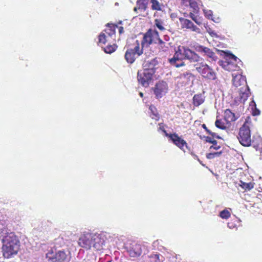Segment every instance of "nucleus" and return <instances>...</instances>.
Returning <instances> with one entry per match:
<instances>
[{
    "instance_id": "f257e3e1",
    "label": "nucleus",
    "mask_w": 262,
    "mask_h": 262,
    "mask_svg": "<svg viewBox=\"0 0 262 262\" xmlns=\"http://www.w3.org/2000/svg\"><path fill=\"white\" fill-rule=\"evenodd\" d=\"M0 238L3 243L2 249L5 258H9L17 254L20 247V241L14 232L5 227L0 228Z\"/></svg>"
},
{
    "instance_id": "412c9836",
    "label": "nucleus",
    "mask_w": 262,
    "mask_h": 262,
    "mask_svg": "<svg viewBox=\"0 0 262 262\" xmlns=\"http://www.w3.org/2000/svg\"><path fill=\"white\" fill-rule=\"evenodd\" d=\"M243 89V88L240 89L239 98L240 101L243 103H244L249 96L250 89L248 86V85H246V87L245 88L244 91L242 90Z\"/></svg>"
},
{
    "instance_id": "6e6552de",
    "label": "nucleus",
    "mask_w": 262,
    "mask_h": 262,
    "mask_svg": "<svg viewBox=\"0 0 262 262\" xmlns=\"http://www.w3.org/2000/svg\"><path fill=\"white\" fill-rule=\"evenodd\" d=\"M238 139L240 143L244 146L251 145V134L249 127L245 124L240 128Z\"/></svg>"
},
{
    "instance_id": "393cba45",
    "label": "nucleus",
    "mask_w": 262,
    "mask_h": 262,
    "mask_svg": "<svg viewBox=\"0 0 262 262\" xmlns=\"http://www.w3.org/2000/svg\"><path fill=\"white\" fill-rule=\"evenodd\" d=\"M151 262H163L164 257L160 254H151L149 256Z\"/></svg>"
},
{
    "instance_id": "473e14b6",
    "label": "nucleus",
    "mask_w": 262,
    "mask_h": 262,
    "mask_svg": "<svg viewBox=\"0 0 262 262\" xmlns=\"http://www.w3.org/2000/svg\"><path fill=\"white\" fill-rule=\"evenodd\" d=\"M188 6L192 9L193 12L198 11L199 9L198 4L195 0H191Z\"/></svg>"
},
{
    "instance_id": "f8f14e48",
    "label": "nucleus",
    "mask_w": 262,
    "mask_h": 262,
    "mask_svg": "<svg viewBox=\"0 0 262 262\" xmlns=\"http://www.w3.org/2000/svg\"><path fill=\"white\" fill-rule=\"evenodd\" d=\"M168 84L164 81L157 82L154 88V93L157 98H161L166 94L168 91Z\"/></svg>"
},
{
    "instance_id": "f03ea898",
    "label": "nucleus",
    "mask_w": 262,
    "mask_h": 262,
    "mask_svg": "<svg viewBox=\"0 0 262 262\" xmlns=\"http://www.w3.org/2000/svg\"><path fill=\"white\" fill-rule=\"evenodd\" d=\"M215 50L216 52L220 53L221 55L224 56L225 60L224 61H221L220 65L225 70L228 71L234 70L235 66H234V63L230 60L234 61L237 64H242V61L231 52L219 50L217 49H215Z\"/></svg>"
},
{
    "instance_id": "f3484780",
    "label": "nucleus",
    "mask_w": 262,
    "mask_h": 262,
    "mask_svg": "<svg viewBox=\"0 0 262 262\" xmlns=\"http://www.w3.org/2000/svg\"><path fill=\"white\" fill-rule=\"evenodd\" d=\"M179 19L183 28L190 29L196 32H200V29L195 26L191 20L184 18H180Z\"/></svg>"
},
{
    "instance_id": "cd10ccee",
    "label": "nucleus",
    "mask_w": 262,
    "mask_h": 262,
    "mask_svg": "<svg viewBox=\"0 0 262 262\" xmlns=\"http://www.w3.org/2000/svg\"><path fill=\"white\" fill-rule=\"evenodd\" d=\"M180 78L184 79L186 83H188L191 78H193L192 74L189 72H186L180 75Z\"/></svg>"
},
{
    "instance_id": "37998d69",
    "label": "nucleus",
    "mask_w": 262,
    "mask_h": 262,
    "mask_svg": "<svg viewBox=\"0 0 262 262\" xmlns=\"http://www.w3.org/2000/svg\"><path fill=\"white\" fill-rule=\"evenodd\" d=\"M202 127L205 129V130L206 131V132L209 134V135H214V133L212 132L211 131H210L209 129H208L207 128V127H206V125L205 124H203L202 125Z\"/></svg>"
},
{
    "instance_id": "2f4dec72",
    "label": "nucleus",
    "mask_w": 262,
    "mask_h": 262,
    "mask_svg": "<svg viewBox=\"0 0 262 262\" xmlns=\"http://www.w3.org/2000/svg\"><path fill=\"white\" fill-rule=\"evenodd\" d=\"M149 110L152 115V116H151L152 118L156 120H158L159 116L158 113L157 112L156 108L154 106L151 105L149 106Z\"/></svg>"
},
{
    "instance_id": "9b49d317",
    "label": "nucleus",
    "mask_w": 262,
    "mask_h": 262,
    "mask_svg": "<svg viewBox=\"0 0 262 262\" xmlns=\"http://www.w3.org/2000/svg\"><path fill=\"white\" fill-rule=\"evenodd\" d=\"M154 74L144 70L139 71L137 74L138 82L144 87L148 86L152 79Z\"/></svg>"
},
{
    "instance_id": "a18cd8bd",
    "label": "nucleus",
    "mask_w": 262,
    "mask_h": 262,
    "mask_svg": "<svg viewBox=\"0 0 262 262\" xmlns=\"http://www.w3.org/2000/svg\"><path fill=\"white\" fill-rule=\"evenodd\" d=\"M250 106H251V109L256 106V103L253 99L251 101L250 103Z\"/></svg>"
},
{
    "instance_id": "5701e85b",
    "label": "nucleus",
    "mask_w": 262,
    "mask_h": 262,
    "mask_svg": "<svg viewBox=\"0 0 262 262\" xmlns=\"http://www.w3.org/2000/svg\"><path fill=\"white\" fill-rule=\"evenodd\" d=\"M149 3V0H137L136 2V5L138 8L141 11H145L147 8V6Z\"/></svg>"
},
{
    "instance_id": "72a5a7b5",
    "label": "nucleus",
    "mask_w": 262,
    "mask_h": 262,
    "mask_svg": "<svg viewBox=\"0 0 262 262\" xmlns=\"http://www.w3.org/2000/svg\"><path fill=\"white\" fill-rule=\"evenodd\" d=\"M220 216L224 219H227L230 216V213L228 210L225 209L220 212Z\"/></svg>"
},
{
    "instance_id": "5fc2aeb1",
    "label": "nucleus",
    "mask_w": 262,
    "mask_h": 262,
    "mask_svg": "<svg viewBox=\"0 0 262 262\" xmlns=\"http://www.w3.org/2000/svg\"><path fill=\"white\" fill-rule=\"evenodd\" d=\"M191 155L194 157V159H197L199 161V162L200 163H201V161L199 160V159L198 158V157L196 155H195L193 153H191Z\"/></svg>"
},
{
    "instance_id": "bf43d9fd",
    "label": "nucleus",
    "mask_w": 262,
    "mask_h": 262,
    "mask_svg": "<svg viewBox=\"0 0 262 262\" xmlns=\"http://www.w3.org/2000/svg\"><path fill=\"white\" fill-rule=\"evenodd\" d=\"M159 129H161L162 131H163V129H164V127L162 126V127H159Z\"/></svg>"
},
{
    "instance_id": "de8ad7c7",
    "label": "nucleus",
    "mask_w": 262,
    "mask_h": 262,
    "mask_svg": "<svg viewBox=\"0 0 262 262\" xmlns=\"http://www.w3.org/2000/svg\"><path fill=\"white\" fill-rule=\"evenodd\" d=\"M162 132L164 133L165 136L168 137L170 140L171 139V136H172V134L167 133L164 129H163Z\"/></svg>"
},
{
    "instance_id": "4c0bfd02",
    "label": "nucleus",
    "mask_w": 262,
    "mask_h": 262,
    "mask_svg": "<svg viewBox=\"0 0 262 262\" xmlns=\"http://www.w3.org/2000/svg\"><path fill=\"white\" fill-rule=\"evenodd\" d=\"M204 15L208 19H211L213 17V12L211 10H204Z\"/></svg>"
},
{
    "instance_id": "49530a36",
    "label": "nucleus",
    "mask_w": 262,
    "mask_h": 262,
    "mask_svg": "<svg viewBox=\"0 0 262 262\" xmlns=\"http://www.w3.org/2000/svg\"><path fill=\"white\" fill-rule=\"evenodd\" d=\"M162 132L164 133L165 136L168 137L170 140L171 139V136H172V134L167 133L164 129H163Z\"/></svg>"
},
{
    "instance_id": "a878e982",
    "label": "nucleus",
    "mask_w": 262,
    "mask_h": 262,
    "mask_svg": "<svg viewBox=\"0 0 262 262\" xmlns=\"http://www.w3.org/2000/svg\"><path fill=\"white\" fill-rule=\"evenodd\" d=\"M238 184L245 191H250L254 187V184L253 183H245L242 181H239Z\"/></svg>"
},
{
    "instance_id": "8fccbe9b",
    "label": "nucleus",
    "mask_w": 262,
    "mask_h": 262,
    "mask_svg": "<svg viewBox=\"0 0 262 262\" xmlns=\"http://www.w3.org/2000/svg\"><path fill=\"white\" fill-rule=\"evenodd\" d=\"M227 226L230 229H233L236 227V225L232 223H228Z\"/></svg>"
},
{
    "instance_id": "c9c22d12",
    "label": "nucleus",
    "mask_w": 262,
    "mask_h": 262,
    "mask_svg": "<svg viewBox=\"0 0 262 262\" xmlns=\"http://www.w3.org/2000/svg\"><path fill=\"white\" fill-rule=\"evenodd\" d=\"M215 125L216 127L220 129H225L226 128V126L225 125L224 123L219 119L215 121Z\"/></svg>"
},
{
    "instance_id": "423d86ee",
    "label": "nucleus",
    "mask_w": 262,
    "mask_h": 262,
    "mask_svg": "<svg viewBox=\"0 0 262 262\" xmlns=\"http://www.w3.org/2000/svg\"><path fill=\"white\" fill-rule=\"evenodd\" d=\"M137 45L134 49L128 48L126 50L124 58L128 63H133L136 58L143 54V49H140L138 40H136Z\"/></svg>"
},
{
    "instance_id": "58836bf2",
    "label": "nucleus",
    "mask_w": 262,
    "mask_h": 262,
    "mask_svg": "<svg viewBox=\"0 0 262 262\" xmlns=\"http://www.w3.org/2000/svg\"><path fill=\"white\" fill-rule=\"evenodd\" d=\"M157 40L158 43L162 49H164V48H166L165 49H163V51L166 50L168 48V46H165V42H164L161 38L158 37Z\"/></svg>"
},
{
    "instance_id": "864d4df0",
    "label": "nucleus",
    "mask_w": 262,
    "mask_h": 262,
    "mask_svg": "<svg viewBox=\"0 0 262 262\" xmlns=\"http://www.w3.org/2000/svg\"><path fill=\"white\" fill-rule=\"evenodd\" d=\"M214 135H210L212 137L216 138L217 139H221V137L219 135H216L215 133H214Z\"/></svg>"
},
{
    "instance_id": "4d7b16f0",
    "label": "nucleus",
    "mask_w": 262,
    "mask_h": 262,
    "mask_svg": "<svg viewBox=\"0 0 262 262\" xmlns=\"http://www.w3.org/2000/svg\"><path fill=\"white\" fill-rule=\"evenodd\" d=\"M154 34L157 36V37H159L158 32L157 31H155L154 32Z\"/></svg>"
},
{
    "instance_id": "3c124183",
    "label": "nucleus",
    "mask_w": 262,
    "mask_h": 262,
    "mask_svg": "<svg viewBox=\"0 0 262 262\" xmlns=\"http://www.w3.org/2000/svg\"><path fill=\"white\" fill-rule=\"evenodd\" d=\"M211 20L212 21H213L214 22H215V23H219L221 21V19L220 17H217L216 18H213L212 17V18L211 19Z\"/></svg>"
},
{
    "instance_id": "680f3d73",
    "label": "nucleus",
    "mask_w": 262,
    "mask_h": 262,
    "mask_svg": "<svg viewBox=\"0 0 262 262\" xmlns=\"http://www.w3.org/2000/svg\"><path fill=\"white\" fill-rule=\"evenodd\" d=\"M167 37H168V36H165V39L166 40H167Z\"/></svg>"
},
{
    "instance_id": "4468645a",
    "label": "nucleus",
    "mask_w": 262,
    "mask_h": 262,
    "mask_svg": "<svg viewBox=\"0 0 262 262\" xmlns=\"http://www.w3.org/2000/svg\"><path fill=\"white\" fill-rule=\"evenodd\" d=\"M183 56H184L183 58V59H188L191 62H199L202 59L198 54L191 50L188 47L184 49Z\"/></svg>"
},
{
    "instance_id": "9d476101",
    "label": "nucleus",
    "mask_w": 262,
    "mask_h": 262,
    "mask_svg": "<svg viewBox=\"0 0 262 262\" xmlns=\"http://www.w3.org/2000/svg\"><path fill=\"white\" fill-rule=\"evenodd\" d=\"M194 49L196 52L200 53L203 56L207 57L208 60L210 62L215 61L217 59V57L215 53L207 47L198 45L194 46Z\"/></svg>"
},
{
    "instance_id": "338daca9",
    "label": "nucleus",
    "mask_w": 262,
    "mask_h": 262,
    "mask_svg": "<svg viewBox=\"0 0 262 262\" xmlns=\"http://www.w3.org/2000/svg\"><path fill=\"white\" fill-rule=\"evenodd\" d=\"M106 262H112V261L111 260H109V261H107Z\"/></svg>"
},
{
    "instance_id": "0eeeda50",
    "label": "nucleus",
    "mask_w": 262,
    "mask_h": 262,
    "mask_svg": "<svg viewBox=\"0 0 262 262\" xmlns=\"http://www.w3.org/2000/svg\"><path fill=\"white\" fill-rule=\"evenodd\" d=\"M125 248L130 257H137L142 253L145 254L147 251L146 247L141 244L132 243L126 246Z\"/></svg>"
},
{
    "instance_id": "69168bd1",
    "label": "nucleus",
    "mask_w": 262,
    "mask_h": 262,
    "mask_svg": "<svg viewBox=\"0 0 262 262\" xmlns=\"http://www.w3.org/2000/svg\"><path fill=\"white\" fill-rule=\"evenodd\" d=\"M115 5H118V3H115Z\"/></svg>"
},
{
    "instance_id": "39448f33",
    "label": "nucleus",
    "mask_w": 262,
    "mask_h": 262,
    "mask_svg": "<svg viewBox=\"0 0 262 262\" xmlns=\"http://www.w3.org/2000/svg\"><path fill=\"white\" fill-rule=\"evenodd\" d=\"M196 66V70L203 78L208 80H214L216 79V73L207 64L202 62Z\"/></svg>"
},
{
    "instance_id": "c85d7f7f",
    "label": "nucleus",
    "mask_w": 262,
    "mask_h": 262,
    "mask_svg": "<svg viewBox=\"0 0 262 262\" xmlns=\"http://www.w3.org/2000/svg\"><path fill=\"white\" fill-rule=\"evenodd\" d=\"M117 48V46L115 44L113 45H108L103 48V51L107 54H111L116 51Z\"/></svg>"
},
{
    "instance_id": "aec40b11",
    "label": "nucleus",
    "mask_w": 262,
    "mask_h": 262,
    "mask_svg": "<svg viewBox=\"0 0 262 262\" xmlns=\"http://www.w3.org/2000/svg\"><path fill=\"white\" fill-rule=\"evenodd\" d=\"M106 26L108 28L107 29H106L104 31L106 32V33L112 38L115 39V30L116 28H118L117 25L113 24H110L107 23L106 25Z\"/></svg>"
},
{
    "instance_id": "4be33fe9",
    "label": "nucleus",
    "mask_w": 262,
    "mask_h": 262,
    "mask_svg": "<svg viewBox=\"0 0 262 262\" xmlns=\"http://www.w3.org/2000/svg\"><path fill=\"white\" fill-rule=\"evenodd\" d=\"M152 33L151 30H149L144 35L142 41V44L147 43L150 45L152 42Z\"/></svg>"
},
{
    "instance_id": "1a4fd4ad",
    "label": "nucleus",
    "mask_w": 262,
    "mask_h": 262,
    "mask_svg": "<svg viewBox=\"0 0 262 262\" xmlns=\"http://www.w3.org/2000/svg\"><path fill=\"white\" fill-rule=\"evenodd\" d=\"M106 238L105 233H93V247L97 250L103 249Z\"/></svg>"
},
{
    "instance_id": "a19ab883",
    "label": "nucleus",
    "mask_w": 262,
    "mask_h": 262,
    "mask_svg": "<svg viewBox=\"0 0 262 262\" xmlns=\"http://www.w3.org/2000/svg\"><path fill=\"white\" fill-rule=\"evenodd\" d=\"M207 32L212 36V37H215L216 38H218L219 36L217 35V34L213 30H211L210 28H207L206 27Z\"/></svg>"
},
{
    "instance_id": "c756f323",
    "label": "nucleus",
    "mask_w": 262,
    "mask_h": 262,
    "mask_svg": "<svg viewBox=\"0 0 262 262\" xmlns=\"http://www.w3.org/2000/svg\"><path fill=\"white\" fill-rule=\"evenodd\" d=\"M150 3H151V9L153 10L161 11L162 10L161 5L157 0H150Z\"/></svg>"
},
{
    "instance_id": "c03bdc74",
    "label": "nucleus",
    "mask_w": 262,
    "mask_h": 262,
    "mask_svg": "<svg viewBox=\"0 0 262 262\" xmlns=\"http://www.w3.org/2000/svg\"><path fill=\"white\" fill-rule=\"evenodd\" d=\"M191 0H182V3L183 4V5L186 6H188V5L190 3Z\"/></svg>"
},
{
    "instance_id": "ea45409f",
    "label": "nucleus",
    "mask_w": 262,
    "mask_h": 262,
    "mask_svg": "<svg viewBox=\"0 0 262 262\" xmlns=\"http://www.w3.org/2000/svg\"><path fill=\"white\" fill-rule=\"evenodd\" d=\"M155 25L161 31H163L165 29L164 27H163V26H162V22L158 19H156Z\"/></svg>"
},
{
    "instance_id": "20e7f679",
    "label": "nucleus",
    "mask_w": 262,
    "mask_h": 262,
    "mask_svg": "<svg viewBox=\"0 0 262 262\" xmlns=\"http://www.w3.org/2000/svg\"><path fill=\"white\" fill-rule=\"evenodd\" d=\"M70 252L63 250L57 251L56 249H51L46 254V257L52 262H61L69 260Z\"/></svg>"
},
{
    "instance_id": "e433bc0d",
    "label": "nucleus",
    "mask_w": 262,
    "mask_h": 262,
    "mask_svg": "<svg viewBox=\"0 0 262 262\" xmlns=\"http://www.w3.org/2000/svg\"><path fill=\"white\" fill-rule=\"evenodd\" d=\"M106 36L103 33H101L99 35V43L105 44L106 42Z\"/></svg>"
},
{
    "instance_id": "6ab92c4d",
    "label": "nucleus",
    "mask_w": 262,
    "mask_h": 262,
    "mask_svg": "<svg viewBox=\"0 0 262 262\" xmlns=\"http://www.w3.org/2000/svg\"><path fill=\"white\" fill-rule=\"evenodd\" d=\"M232 77L233 84L235 87H238L242 85H247L246 79L245 76H243L241 74H238L236 75H234V74H232Z\"/></svg>"
},
{
    "instance_id": "2eb2a0df",
    "label": "nucleus",
    "mask_w": 262,
    "mask_h": 262,
    "mask_svg": "<svg viewBox=\"0 0 262 262\" xmlns=\"http://www.w3.org/2000/svg\"><path fill=\"white\" fill-rule=\"evenodd\" d=\"M170 140L174 145H176L184 152H185L184 147H185L186 148H188L186 142L182 139L180 136H179L176 133L172 134V136H171Z\"/></svg>"
},
{
    "instance_id": "bb28decb",
    "label": "nucleus",
    "mask_w": 262,
    "mask_h": 262,
    "mask_svg": "<svg viewBox=\"0 0 262 262\" xmlns=\"http://www.w3.org/2000/svg\"><path fill=\"white\" fill-rule=\"evenodd\" d=\"M193 104L196 106H199L204 101V99L202 94H196L193 97Z\"/></svg>"
},
{
    "instance_id": "e2e57ef3",
    "label": "nucleus",
    "mask_w": 262,
    "mask_h": 262,
    "mask_svg": "<svg viewBox=\"0 0 262 262\" xmlns=\"http://www.w3.org/2000/svg\"><path fill=\"white\" fill-rule=\"evenodd\" d=\"M167 37H168V36H165V39L166 40H167Z\"/></svg>"
},
{
    "instance_id": "ddd939ff",
    "label": "nucleus",
    "mask_w": 262,
    "mask_h": 262,
    "mask_svg": "<svg viewBox=\"0 0 262 262\" xmlns=\"http://www.w3.org/2000/svg\"><path fill=\"white\" fill-rule=\"evenodd\" d=\"M78 244L81 247L90 249L93 246V233L86 232L79 238Z\"/></svg>"
},
{
    "instance_id": "dca6fc26",
    "label": "nucleus",
    "mask_w": 262,
    "mask_h": 262,
    "mask_svg": "<svg viewBox=\"0 0 262 262\" xmlns=\"http://www.w3.org/2000/svg\"><path fill=\"white\" fill-rule=\"evenodd\" d=\"M240 117L239 113H234L230 109H226L224 112V119L228 122H233Z\"/></svg>"
},
{
    "instance_id": "052dcab7",
    "label": "nucleus",
    "mask_w": 262,
    "mask_h": 262,
    "mask_svg": "<svg viewBox=\"0 0 262 262\" xmlns=\"http://www.w3.org/2000/svg\"><path fill=\"white\" fill-rule=\"evenodd\" d=\"M122 21H121V20H120V21H119V24H122Z\"/></svg>"
},
{
    "instance_id": "f704fd0d",
    "label": "nucleus",
    "mask_w": 262,
    "mask_h": 262,
    "mask_svg": "<svg viewBox=\"0 0 262 262\" xmlns=\"http://www.w3.org/2000/svg\"><path fill=\"white\" fill-rule=\"evenodd\" d=\"M222 154L221 151L208 153L206 155V158L208 159H212L215 157L220 156Z\"/></svg>"
},
{
    "instance_id": "79ce46f5",
    "label": "nucleus",
    "mask_w": 262,
    "mask_h": 262,
    "mask_svg": "<svg viewBox=\"0 0 262 262\" xmlns=\"http://www.w3.org/2000/svg\"><path fill=\"white\" fill-rule=\"evenodd\" d=\"M252 115L253 116H258L260 114V111L259 109H258L256 106L252 108Z\"/></svg>"
},
{
    "instance_id": "603ef678",
    "label": "nucleus",
    "mask_w": 262,
    "mask_h": 262,
    "mask_svg": "<svg viewBox=\"0 0 262 262\" xmlns=\"http://www.w3.org/2000/svg\"><path fill=\"white\" fill-rule=\"evenodd\" d=\"M119 33L120 34H121L124 32V28L123 27H118Z\"/></svg>"
},
{
    "instance_id": "7c9ffc66",
    "label": "nucleus",
    "mask_w": 262,
    "mask_h": 262,
    "mask_svg": "<svg viewBox=\"0 0 262 262\" xmlns=\"http://www.w3.org/2000/svg\"><path fill=\"white\" fill-rule=\"evenodd\" d=\"M186 48H187V47L179 46L177 50L176 51L173 56L181 57V56H183V52L184 51V49Z\"/></svg>"
},
{
    "instance_id": "13d9d810",
    "label": "nucleus",
    "mask_w": 262,
    "mask_h": 262,
    "mask_svg": "<svg viewBox=\"0 0 262 262\" xmlns=\"http://www.w3.org/2000/svg\"><path fill=\"white\" fill-rule=\"evenodd\" d=\"M139 95H140V96L141 97H143V93H142V92H140V93H139Z\"/></svg>"
},
{
    "instance_id": "0e129e2a",
    "label": "nucleus",
    "mask_w": 262,
    "mask_h": 262,
    "mask_svg": "<svg viewBox=\"0 0 262 262\" xmlns=\"http://www.w3.org/2000/svg\"><path fill=\"white\" fill-rule=\"evenodd\" d=\"M192 18L196 22V23H198V21H196L193 17H192Z\"/></svg>"
},
{
    "instance_id": "09e8293b",
    "label": "nucleus",
    "mask_w": 262,
    "mask_h": 262,
    "mask_svg": "<svg viewBox=\"0 0 262 262\" xmlns=\"http://www.w3.org/2000/svg\"><path fill=\"white\" fill-rule=\"evenodd\" d=\"M162 132L164 133L165 136L168 137L170 140L171 139V136H172V134L167 133L164 129H163Z\"/></svg>"
},
{
    "instance_id": "a211bd4d",
    "label": "nucleus",
    "mask_w": 262,
    "mask_h": 262,
    "mask_svg": "<svg viewBox=\"0 0 262 262\" xmlns=\"http://www.w3.org/2000/svg\"><path fill=\"white\" fill-rule=\"evenodd\" d=\"M183 60L181 57L173 56L168 59V62L171 66L178 68L186 65Z\"/></svg>"
},
{
    "instance_id": "b1692460",
    "label": "nucleus",
    "mask_w": 262,
    "mask_h": 262,
    "mask_svg": "<svg viewBox=\"0 0 262 262\" xmlns=\"http://www.w3.org/2000/svg\"><path fill=\"white\" fill-rule=\"evenodd\" d=\"M203 138L205 139V141L206 142H208V143H211V144H212V145H211L210 147V148H209L210 149H213L215 150H218L221 148L220 146L217 145V141L215 140H212L210 137L204 136Z\"/></svg>"
},
{
    "instance_id": "6e6d98bb",
    "label": "nucleus",
    "mask_w": 262,
    "mask_h": 262,
    "mask_svg": "<svg viewBox=\"0 0 262 262\" xmlns=\"http://www.w3.org/2000/svg\"><path fill=\"white\" fill-rule=\"evenodd\" d=\"M139 10L138 8V6H137L136 7H134V11L135 12H137V10Z\"/></svg>"
},
{
    "instance_id": "7ed1b4c3",
    "label": "nucleus",
    "mask_w": 262,
    "mask_h": 262,
    "mask_svg": "<svg viewBox=\"0 0 262 262\" xmlns=\"http://www.w3.org/2000/svg\"><path fill=\"white\" fill-rule=\"evenodd\" d=\"M144 56L142 63L143 70L154 75L161 63L160 58L155 57L153 55L150 56L145 54Z\"/></svg>"
}]
</instances>
